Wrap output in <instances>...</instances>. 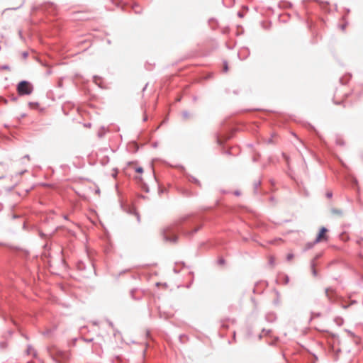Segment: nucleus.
<instances>
[{"label": "nucleus", "mask_w": 363, "mask_h": 363, "mask_svg": "<svg viewBox=\"0 0 363 363\" xmlns=\"http://www.w3.org/2000/svg\"><path fill=\"white\" fill-rule=\"evenodd\" d=\"M143 172V169L141 167L137 166V164L133 162L129 163L125 168L126 174H131L132 173H135L138 174L135 176V179L138 182H141L143 181L142 177H140Z\"/></svg>", "instance_id": "f257e3e1"}, {"label": "nucleus", "mask_w": 363, "mask_h": 363, "mask_svg": "<svg viewBox=\"0 0 363 363\" xmlns=\"http://www.w3.org/2000/svg\"><path fill=\"white\" fill-rule=\"evenodd\" d=\"M32 86L26 81L20 82L18 85V91L20 94H30L32 92Z\"/></svg>", "instance_id": "f03ea898"}, {"label": "nucleus", "mask_w": 363, "mask_h": 363, "mask_svg": "<svg viewBox=\"0 0 363 363\" xmlns=\"http://www.w3.org/2000/svg\"><path fill=\"white\" fill-rule=\"evenodd\" d=\"M328 231V230L327 228H325V227H322L320 229V232L315 240V243L327 241L328 239V236L327 235Z\"/></svg>", "instance_id": "7ed1b4c3"}, {"label": "nucleus", "mask_w": 363, "mask_h": 363, "mask_svg": "<svg viewBox=\"0 0 363 363\" xmlns=\"http://www.w3.org/2000/svg\"><path fill=\"white\" fill-rule=\"evenodd\" d=\"M269 262L271 266H274L275 264V257L274 256H270L269 257Z\"/></svg>", "instance_id": "20e7f679"}, {"label": "nucleus", "mask_w": 363, "mask_h": 363, "mask_svg": "<svg viewBox=\"0 0 363 363\" xmlns=\"http://www.w3.org/2000/svg\"><path fill=\"white\" fill-rule=\"evenodd\" d=\"M294 254H292V253H289V254L286 255V259H287L289 262L292 261V259H294Z\"/></svg>", "instance_id": "39448f33"}, {"label": "nucleus", "mask_w": 363, "mask_h": 363, "mask_svg": "<svg viewBox=\"0 0 363 363\" xmlns=\"http://www.w3.org/2000/svg\"><path fill=\"white\" fill-rule=\"evenodd\" d=\"M224 70H225V72L228 71V67L226 65L224 66Z\"/></svg>", "instance_id": "423d86ee"}, {"label": "nucleus", "mask_w": 363, "mask_h": 363, "mask_svg": "<svg viewBox=\"0 0 363 363\" xmlns=\"http://www.w3.org/2000/svg\"><path fill=\"white\" fill-rule=\"evenodd\" d=\"M218 143H221V142H220V140L219 139L218 140Z\"/></svg>", "instance_id": "0eeeda50"}]
</instances>
